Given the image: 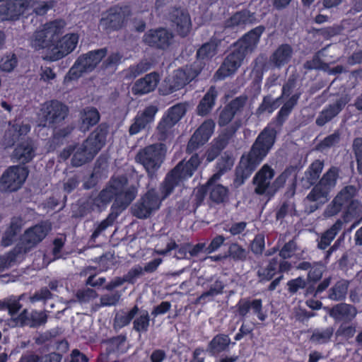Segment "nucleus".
<instances>
[{
  "mask_svg": "<svg viewBox=\"0 0 362 362\" xmlns=\"http://www.w3.org/2000/svg\"><path fill=\"white\" fill-rule=\"evenodd\" d=\"M124 178L125 183L122 185L119 190L115 193V202L112 205V209L115 211H119V214L124 210L136 198L137 194V189L134 186H130L127 189L124 190V187L128 183V180L124 175H119L117 177H112V179Z\"/></svg>",
  "mask_w": 362,
  "mask_h": 362,
  "instance_id": "obj_25",
  "label": "nucleus"
},
{
  "mask_svg": "<svg viewBox=\"0 0 362 362\" xmlns=\"http://www.w3.org/2000/svg\"><path fill=\"white\" fill-rule=\"evenodd\" d=\"M131 15L129 6L115 5L106 11L100 21V24L107 33L118 31L126 25Z\"/></svg>",
  "mask_w": 362,
  "mask_h": 362,
  "instance_id": "obj_10",
  "label": "nucleus"
},
{
  "mask_svg": "<svg viewBox=\"0 0 362 362\" xmlns=\"http://www.w3.org/2000/svg\"><path fill=\"white\" fill-rule=\"evenodd\" d=\"M287 117L277 113L275 121L267 124L259 134L248 152L244 153L235 170V184L240 185L250 177L274 145L279 131Z\"/></svg>",
  "mask_w": 362,
  "mask_h": 362,
  "instance_id": "obj_2",
  "label": "nucleus"
},
{
  "mask_svg": "<svg viewBox=\"0 0 362 362\" xmlns=\"http://www.w3.org/2000/svg\"><path fill=\"white\" fill-rule=\"evenodd\" d=\"M202 70V66L201 64L198 65L197 62H194L183 69L175 70L172 77L165 81V83L160 89L162 94L165 95H170L182 89L197 77Z\"/></svg>",
  "mask_w": 362,
  "mask_h": 362,
  "instance_id": "obj_9",
  "label": "nucleus"
},
{
  "mask_svg": "<svg viewBox=\"0 0 362 362\" xmlns=\"http://www.w3.org/2000/svg\"><path fill=\"white\" fill-rule=\"evenodd\" d=\"M274 176V169L268 164H264L253 177L252 182L255 185V192L258 195L269 194V189Z\"/></svg>",
  "mask_w": 362,
  "mask_h": 362,
  "instance_id": "obj_30",
  "label": "nucleus"
},
{
  "mask_svg": "<svg viewBox=\"0 0 362 362\" xmlns=\"http://www.w3.org/2000/svg\"><path fill=\"white\" fill-rule=\"evenodd\" d=\"M324 168V161L319 159L311 163L305 172L310 186L314 185L306 198L310 202L324 203L328 200L331 191L336 187L341 172L337 166H331L319 180Z\"/></svg>",
  "mask_w": 362,
  "mask_h": 362,
  "instance_id": "obj_3",
  "label": "nucleus"
},
{
  "mask_svg": "<svg viewBox=\"0 0 362 362\" xmlns=\"http://www.w3.org/2000/svg\"><path fill=\"white\" fill-rule=\"evenodd\" d=\"M35 150L33 140L27 138L16 146L11 154V159L23 165L27 164L35 158Z\"/></svg>",
  "mask_w": 362,
  "mask_h": 362,
  "instance_id": "obj_29",
  "label": "nucleus"
},
{
  "mask_svg": "<svg viewBox=\"0 0 362 362\" xmlns=\"http://www.w3.org/2000/svg\"><path fill=\"white\" fill-rule=\"evenodd\" d=\"M160 199L154 189H148L146 193L134 204L133 214L139 218L148 217L153 211L159 208Z\"/></svg>",
  "mask_w": 362,
  "mask_h": 362,
  "instance_id": "obj_19",
  "label": "nucleus"
},
{
  "mask_svg": "<svg viewBox=\"0 0 362 362\" xmlns=\"http://www.w3.org/2000/svg\"><path fill=\"white\" fill-rule=\"evenodd\" d=\"M49 230L50 227L46 223L35 224L24 231L19 243L29 252L45 238Z\"/></svg>",
  "mask_w": 362,
  "mask_h": 362,
  "instance_id": "obj_18",
  "label": "nucleus"
},
{
  "mask_svg": "<svg viewBox=\"0 0 362 362\" xmlns=\"http://www.w3.org/2000/svg\"><path fill=\"white\" fill-rule=\"evenodd\" d=\"M221 40L215 36H212L210 40L204 43L197 51V60L198 65H202V68L205 63L202 61L211 59L217 53L218 47L221 45Z\"/></svg>",
  "mask_w": 362,
  "mask_h": 362,
  "instance_id": "obj_38",
  "label": "nucleus"
},
{
  "mask_svg": "<svg viewBox=\"0 0 362 362\" xmlns=\"http://www.w3.org/2000/svg\"><path fill=\"white\" fill-rule=\"evenodd\" d=\"M234 345L235 342H231L230 338L226 334H217L208 343L206 353L208 352L211 356H216L221 353L229 350L230 345Z\"/></svg>",
  "mask_w": 362,
  "mask_h": 362,
  "instance_id": "obj_37",
  "label": "nucleus"
},
{
  "mask_svg": "<svg viewBox=\"0 0 362 362\" xmlns=\"http://www.w3.org/2000/svg\"><path fill=\"white\" fill-rule=\"evenodd\" d=\"M153 66L151 60L147 59H141L139 63L130 65L129 68L123 70L122 75L124 80L132 81L147 72Z\"/></svg>",
  "mask_w": 362,
  "mask_h": 362,
  "instance_id": "obj_42",
  "label": "nucleus"
},
{
  "mask_svg": "<svg viewBox=\"0 0 362 362\" xmlns=\"http://www.w3.org/2000/svg\"><path fill=\"white\" fill-rule=\"evenodd\" d=\"M48 316L44 311L33 310L30 313L27 309L22 310L18 315L17 320L21 326H29L33 328H37L44 325L47 322Z\"/></svg>",
  "mask_w": 362,
  "mask_h": 362,
  "instance_id": "obj_35",
  "label": "nucleus"
},
{
  "mask_svg": "<svg viewBox=\"0 0 362 362\" xmlns=\"http://www.w3.org/2000/svg\"><path fill=\"white\" fill-rule=\"evenodd\" d=\"M287 117L277 113L275 121L267 124L259 134L248 152L244 153L235 170V184L240 185L250 177L274 145L279 131Z\"/></svg>",
  "mask_w": 362,
  "mask_h": 362,
  "instance_id": "obj_1",
  "label": "nucleus"
},
{
  "mask_svg": "<svg viewBox=\"0 0 362 362\" xmlns=\"http://www.w3.org/2000/svg\"><path fill=\"white\" fill-rule=\"evenodd\" d=\"M325 272V267L320 262H314L308 272L307 281L308 283H319Z\"/></svg>",
  "mask_w": 362,
  "mask_h": 362,
  "instance_id": "obj_57",
  "label": "nucleus"
},
{
  "mask_svg": "<svg viewBox=\"0 0 362 362\" xmlns=\"http://www.w3.org/2000/svg\"><path fill=\"white\" fill-rule=\"evenodd\" d=\"M122 57L119 52H112L103 62L101 68L104 70H115L121 63Z\"/></svg>",
  "mask_w": 362,
  "mask_h": 362,
  "instance_id": "obj_59",
  "label": "nucleus"
},
{
  "mask_svg": "<svg viewBox=\"0 0 362 362\" xmlns=\"http://www.w3.org/2000/svg\"><path fill=\"white\" fill-rule=\"evenodd\" d=\"M139 308L137 305H134L129 311H122L115 315L113 319V328L115 330H119L122 328L129 325L139 313Z\"/></svg>",
  "mask_w": 362,
  "mask_h": 362,
  "instance_id": "obj_47",
  "label": "nucleus"
},
{
  "mask_svg": "<svg viewBox=\"0 0 362 362\" xmlns=\"http://www.w3.org/2000/svg\"><path fill=\"white\" fill-rule=\"evenodd\" d=\"M170 18L180 36L186 37L188 35L192 28V22L187 11L180 8H175L170 13Z\"/></svg>",
  "mask_w": 362,
  "mask_h": 362,
  "instance_id": "obj_33",
  "label": "nucleus"
},
{
  "mask_svg": "<svg viewBox=\"0 0 362 362\" xmlns=\"http://www.w3.org/2000/svg\"><path fill=\"white\" fill-rule=\"evenodd\" d=\"M343 222L338 219L329 228L322 233L317 240V248L322 250L327 249L341 230Z\"/></svg>",
  "mask_w": 362,
  "mask_h": 362,
  "instance_id": "obj_43",
  "label": "nucleus"
},
{
  "mask_svg": "<svg viewBox=\"0 0 362 362\" xmlns=\"http://www.w3.org/2000/svg\"><path fill=\"white\" fill-rule=\"evenodd\" d=\"M150 316L148 312L143 310L139 315L133 320V329L139 334H144L148 331L150 327Z\"/></svg>",
  "mask_w": 362,
  "mask_h": 362,
  "instance_id": "obj_51",
  "label": "nucleus"
},
{
  "mask_svg": "<svg viewBox=\"0 0 362 362\" xmlns=\"http://www.w3.org/2000/svg\"><path fill=\"white\" fill-rule=\"evenodd\" d=\"M233 165V158L230 155L226 153L223 155L216 163V169L220 174H223L230 170Z\"/></svg>",
  "mask_w": 362,
  "mask_h": 362,
  "instance_id": "obj_61",
  "label": "nucleus"
},
{
  "mask_svg": "<svg viewBox=\"0 0 362 362\" xmlns=\"http://www.w3.org/2000/svg\"><path fill=\"white\" fill-rule=\"evenodd\" d=\"M65 23L56 19L46 23L42 29L36 30L30 40L31 47L36 51L45 53L43 59L49 62V56L52 54L54 41L62 33Z\"/></svg>",
  "mask_w": 362,
  "mask_h": 362,
  "instance_id": "obj_5",
  "label": "nucleus"
},
{
  "mask_svg": "<svg viewBox=\"0 0 362 362\" xmlns=\"http://www.w3.org/2000/svg\"><path fill=\"white\" fill-rule=\"evenodd\" d=\"M293 268L292 264L287 260H281L279 257L269 259L267 264L257 271V276L260 283H265L273 279L278 274L289 272Z\"/></svg>",
  "mask_w": 362,
  "mask_h": 362,
  "instance_id": "obj_17",
  "label": "nucleus"
},
{
  "mask_svg": "<svg viewBox=\"0 0 362 362\" xmlns=\"http://www.w3.org/2000/svg\"><path fill=\"white\" fill-rule=\"evenodd\" d=\"M28 173V169L25 166L17 165L8 167L0 177V191L16 192L24 184Z\"/></svg>",
  "mask_w": 362,
  "mask_h": 362,
  "instance_id": "obj_12",
  "label": "nucleus"
},
{
  "mask_svg": "<svg viewBox=\"0 0 362 362\" xmlns=\"http://www.w3.org/2000/svg\"><path fill=\"white\" fill-rule=\"evenodd\" d=\"M293 53V48L290 45L281 44L270 56V62L275 67L280 69L291 61Z\"/></svg>",
  "mask_w": 362,
  "mask_h": 362,
  "instance_id": "obj_41",
  "label": "nucleus"
},
{
  "mask_svg": "<svg viewBox=\"0 0 362 362\" xmlns=\"http://www.w3.org/2000/svg\"><path fill=\"white\" fill-rule=\"evenodd\" d=\"M82 124L87 129L95 125L100 120V113L95 107H88L83 110L81 116Z\"/></svg>",
  "mask_w": 362,
  "mask_h": 362,
  "instance_id": "obj_55",
  "label": "nucleus"
},
{
  "mask_svg": "<svg viewBox=\"0 0 362 362\" xmlns=\"http://www.w3.org/2000/svg\"><path fill=\"white\" fill-rule=\"evenodd\" d=\"M158 109L155 105H148L141 112H138L134 119V122L131 124L129 129L130 135L138 134L146 127L153 122L155 119L156 114Z\"/></svg>",
  "mask_w": 362,
  "mask_h": 362,
  "instance_id": "obj_31",
  "label": "nucleus"
},
{
  "mask_svg": "<svg viewBox=\"0 0 362 362\" xmlns=\"http://www.w3.org/2000/svg\"><path fill=\"white\" fill-rule=\"evenodd\" d=\"M105 349L100 354V362H117L119 356L127 352L129 345L124 334L114 336L103 340Z\"/></svg>",
  "mask_w": 362,
  "mask_h": 362,
  "instance_id": "obj_13",
  "label": "nucleus"
},
{
  "mask_svg": "<svg viewBox=\"0 0 362 362\" xmlns=\"http://www.w3.org/2000/svg\"><path fill=\"white\" fill-rule=\"evenodd\" d=\"M357 311L354 306L346 303H339L334 305L329 315L335 322H350L356 316Z\"/></svg>",
  "mask_w": 362,
  "mask_h": 362,
  "instance_id": "obj_36",
  "label": "nucleus"
},
{
  "mask_svg": "<svg viewBox=\"0 0 362 362\" xmlns=\"http://www.w3.org/2000/svg\"><path fill=\"white\" fill-rule=\"evenodd\" d=\"M235 308V315L242 320L247 317L250 311L262 322L267 318V315L263 312L262 300L260 298H241L236 303Z\"/></svg>",
  "mask_w": 362,
  "mask_h": 362,
  "instance_id": "obj_20",
  "label": "nucleus"
},
{
  "mask_svg": "<svg viewBox=\"0 0 362 362\" xmlns=\"http://www.w3.org/2000/svg\"><path fill=\"white\" fill-rule=\"evenodd\" d=\"M198 153L193 154L188 160H182L165 175L159 187L161 199L169 197L175 188L192 177L202 162Z\"/></svg>",
  "mask_w": 362,
  "mask_h": 362,
  "instance_id": "obj_4",
  "label": "nucleus"
},
{
  "mask_svg": "<svg viewBox=\"0 0 362 362\" xmlns=\"http://www.w3.org/2000/svg\"><path fill=\"white\" fill-rule=\"evenodd\" d=\"M186 111V106L182 103H177L167 110L157 126V134L159 141H165L168 139L172 128L185 115Z\"/></svg>",
  "mask_w": 362,
  "mask_h": 362,
  "instance_id": "obj_14",
  "label": "nucleus"
},
{
  "mask_svg": "<svg viewBox=\"0 0 362 362\" xmlns=\"http://www.w3.org/2000/svg\"><path fill=\"white\" fill-rule=\"evenodd\" d=\"M358 191L354 185H349L344 187L327 206L325 211V215L333 216L344 211V219L345 221H349V216H354L356 214V209L358 205V201L355 199Z\"/></svg>",
  "mask_w": 362,
  "mask_h": 362,
  "instance_id": "obj_6",
  "label": "nucleus"
},
{
  "mask_svg": "<svg viewBox=\"0 0 362 362\" xmlns=\"http://www.w3.org/2000/svg\"><path fill=\"white\" fill-rule=\"evenodd\" d=\"M247 100V96L243 95L235 98L226 104L219 113L218 125L224 127L228 124L236 115L243 112Z\"/></svg>",
  "mask_w": 362,
  "mask_h": 362,
  "instance_id": "obj_26",
  "label": "nucleus"
},
{
  "mask_svg": "<svg viewBox=\"0 0 362 362\" xmlns=\"http://www.w3.org/2000/svg\"><path fill=\"white\" fill-rule=\"evenodd\" d=\"M334 329L332 327L325 329H315L310 337V340L315 344H325L328 343L333 334Z\"/></svg>",
  "mask_w": 362,
  "mask_h": 362,
  "instance_id": "obj_50",
  "label": "nucleus"
},
{
  "mask_svg": "<svg viewBox=\"0 0 362 362\" xmlns=\"http://www.w3.org/2000/svg\"><path fill=\"white\" fill-rule=\"evenodd\" d=\"M160 80V74L156 71L147 74L144 77L135 81L132 92L136 95H142L153 91Z\"/></svg>",
  "mask_w": 362,
  "mask_h": 362,
  "instance_id": "obj_32",
  "label": "nucleus"
},
{
  "mask_svg": "<svg viewBox=\"0 0 362 362\" xmlns=\"http://www.w3.org/2000/svg\"><path fill=\"white\" fill-rule=\"evenodd\" d=\"M217 96L218 93L216 88L211 86L197 105L198 115L201 116L208 115L214 107Z\"/></svg>",
  "mask_w": 362,
  "mask_h": 362,
  "instance_id": "obj_44",
  "label": "nucleus"
},
{
  "mask_svg": "<svg viewBox=\"0 0 362 362\" xmlns=\"http://www.w3.org/2000/svg\"><path fill=\"white\" fill-rule=\"evenodd\" d=\"M340 141V133L338 130L327 136L321 140L317 145V148L320 151L327 150L336 146Z\"/></svg>",
  "mask_w": 362,
  "mask_h": 362,
  "instance_id": "obj_58",
  "label": "nucleus"
},
{
  "mask_svg": "<svg viewBox=\"0 0 362 362\" xmlns=\"http://www.w3.org/2000/svg\"><path fill=\"white\" fill-rule=\"evenodd\" d=\"M332 276L331 275L325 277L319 283H308V285L305 282V287L304 295L305 297L322 298L321 294L327 291L331 285Z\"/></svg>",
  "mask_w": 362,
  "mask_h": 362,
  "instance_id": "obj_46",
  "label": "nucleus"
},
{
  "mask_svg": "<svg viewBox=\"0 0 362 362\" xmlns=\"http://www.w3.org/2000/svg\"><path fill=\"white\" fill-rule=\"evenodd\" d=\"M33 3L34 0H9L5 6H1L0 13L5 16L4 20L16 21L30 6H34Z\"/></svg>",
  "mask_w": 362,
  "mask_h": 362,
  "instance_id": "obj_27",
  "label": "nucleus"
},
{
  "mask_svg": "<svg viewBox=\"0 0 362 362\" xmlns=\"http://www.w3.org/2000/svg\"><path fill=\"white\" fill-rule=\"evenodd\" d=\"M143 267L136 264L130 269L127 274H124V276L127 280V283L129 284H134L136 282L137 279L140 278L144 275Z\"/></svg>",
  "mask_w": 362,
  "mask_h": 362,
  "instance_id": "obj_64",
  "label": "nucleus"
},
{
  "mask_svg": "<svg viewBox=\"0 0 362 362\" xmlns=\"http://www.w3.org/2000/svg\"><path fill=\"white\" fill-rule=\"evenodd\" d=\"M347 103L346 97H341L334 103L329 105L320 112L315 121L316 124L319 127L324 126L338 115Z\"/></svg>",
  "mask_w": 362,
  "mask_h": 362,
  "instance_id": "obj_34",
  "label": "nucleus"
},
{
  "mask_svg": "<svg viewBox=\"0 0 362 362\" xmlns=\"http://www.w3.org/2000/svg\"><path fill=\"white\" fill-rule=\"evenodd\" d=\"M214 127L215 123L212 119L204 121L191 136L187 146V153H192L205 144L214 133Z\"/></svg>",
  "mask_w": 362,
  "mask_h": 362,
  "instance_id": "obj_23",
  "label": "nucleus"
},
{
  "mask_svg": "<svg viewBox=\"0 0 362 362\" xmlns=\"http://www.w3.org/2000/svg\"><path fill=\"white\" fill-rule=\"evenodd\" d=\"M349 281L344 279H340L327 291V298L334 301H342L346 298Z\"/></svg>",
  "mask_w": 362,
  "mask_h": 362,
  "instance_id": "obj_48",
  "label": "nucleus"
},
{
  "mask_svg": "<svg viewBox=\"0 0 362 362\" xmlns=\"http://www.w3.org/2000/svg\"><path fill=\"white\" fill-rule=\"evenodd\" d=\"M228 197V189L222 185H215L211 188L209 198L213 202L223 204L227 201Z\"/></svg>",
  "mask_w": 362,
  "mask_h": 362,
  "instance_id": "obj_54",
  "label": "nucleus"
},
{
  "mask_svg": "<svg viewBox=\"0 0 362 362\" xmlns=\"http://www.w3.org/2000/svg\"><path fill=\"white\" fill-rule=\"evenodd\" d=\"M75 150L71 158V165L74 167L82 166L95 156L83 143Z\"/></svg>",
  "mask_w": 362,
  "mask_h": 362,
  "instance_id": "obj_49",
  "label": "nucleus"
},
{
  "mask_svg": "<svg viewBox=\"0 0 362 362\" xmlns=\"http://www.w3.org/2000/svg\"><path fill=\"white\" fill-rule=\"evenodd\" d=\"M109 127L106 123L100 124L83 141L88 150L96 155L106 144Z\"/></svg>",
  "mask_w": 362,
  "mask_h": 362,
  "instance_id": "obj_28",
  "label": "nucleus"
},
{
  "mask_svg": "<svg viewBox=\"0 0 362 362\" xmlns=\"http://www.w3.org/2000/svg\"><path fill=\"white\" fill-rule=\"evenodd\" d=\"M165 157V145L154 144L140 149L136 155V161L141 164L150 178L156 175Z\"/></svg>",
  "mask_w": 362,
  "mask_h": 362,
  "instance_id": "obj_7",
  "label": "nucleus"
},
{
  "mask_svg": "<svg viewBox=\"0 0 362 362\" xmlns=\"http://www.w3.org/2000/svg\"><path fill=\"white\" fill-rule=\"evenodd\" d=\"M26 253H28V251L23 247L22 244L18 243L13 250L1 257L0 263L1 264L2 268L4 269L6 266L11 265L12 263L15 262L20 255Z\"/></svg>",
  "mask_w": 362,
  "mask_h": 362,
  "instance_id": "obj_53",
  "label": "nucleus"
},
{
  "mask_svg": "<svg viewBox=\"0 0 362 362\" xmlns=\"http://www.w3.org/2000/svg\"><path fill=\"white\" fill-rule=\"evenodd\" d=\"M264 31L265 26L262 25L251 29L234 43V47L240 50L246 56L252 53L257 49Z\"/></svg>",
  "mask_w": 362,
  "mask_h": 362,
  "instance_id": "obj_21",
  "label": "nucleus"
},
{
  "mask_svg": "<svg viewBox=\"0 0 362 362\" xmlns=\"http://www.w3.org/2000/svg\"><path fill=\"white\" fill-rule=\"evenodd\" d=\"M119 214V211H115L111 209V211L106 217V218L103 220L95 228L91 237L93 238L98 237L103 231L107 229L109 226H112Z\"/></svg>",
  "mask_w": 362,
  "mask_h": 362,
  "instance_id": "obj_56",
  "label": "nucleus"
},
{
  "mask_svg": "<svg viewBox=\"0 0 362 362\" xmlns=\"http://www.w3.org/2000/svg\"><path fill=\"white\" fill-rule=\"evenodd\" d=\"M55 3V1L50 0L47 1H40L36 5L37 2L34 1V6H30V7H33V12L37 16H44L54 6Z\"/></svg>",
  "mask_w": 362,
  "mask_h": 362,
  "instance_id": "obj_63",
  "label": "nucleus"
},
{
  "mask_svg": "<svg viewBox=\"0 0 362 362\" xmlns=\"http://www.w3.org/2000/svg\"><path fill=\"white\" fill-rule=\"evenodd\" d=\"M246 55L235 47L224 58L222 64L217 69L214 77L217 80H223L226 78L235 74L241 64Z\"/></svg>",
  "mask_w": 362,
  "mask_h": 362,
  "instance_id": "obj_16",
  "label": "nucleus"
},
{
  "mask_svg": "<svg viewBox=\"0 0 362 362\" xmlns=\"http://www.w3.org/2000/svg\"><path fill=\"white\" fill-rule=\"evenodd\" d=\"M125 183L124 178L112 179L105 187L97 194L92 193L87 200V204L92 211L102 212L115 199V193Z\"/></svg>",
  "mask_w": 362,
  "mask_h": 362,
  "instance_id": "obj_11",
  "label": "nucleus"
},
{
  "mask_svg": "<svg viewBox=\"0 0 362 362\" xmlns=\"http://www.w3.org/2000/svg\"><path fill=\"white\" fill-rule=\"evenodd\" d=\"M224 288L223 282L220 279H216L209 290L203 292L195 299V304L204 305L209 301H212L215 296L223 293Z\"/></svg>",
  "mask_w": 362,
  "mask_h": 362,
  "instance_id": "obj_45",
  "label": "nucleus"
},
{
  "mask_svg": "<svg viewBox=\"0 0 362 362\" xmlns=\"http://www.w3.org/2000/svg\"><path fill=\"white\" fill-rule=\"evenodd\" d=\"M174 35L165 28L148 30L143 37L144 43L156 49L166 50L173 43Z\"/></svg>",
  "mask_w": 362,
  "mask_h": 362,
  "instance_id": "obj_15",
  "label": "nucleus"
},
{
  "mask_svg": "<svg viewBox=\"0 0 362 362\" xmlns=\"http://www.w3.org/2000/svg\"><path fill=\"white\" fill-rule=\"evenodd\" d=\"M255 20L253 13L247 9L236 11L225 21L227 28H244L247 25L254 23Z\"/></svg>",
  "mask_w": 362,
  "mask_h": 362,
  "instance_id": "obj_40",
  "label": "nucleus"
},
{
  "mask_svg": "<svg viewBox=\"0 0 362 362\" xmlns=\"http://www.w3.org/2000/svg\"><path fill=\"white\" fill-rule=\"evenodd\" d=\"M11 127L6 131L4 136V145L6 148H11L20 139L22 136L26 135L30 131V127L28 124L23 123H9Z\"/></svg>",
  "mask_w": 362,
  "mask_h": 362,
  "instance_id": "obj_39",
  "label": "nucleus"
},
{
  "mask_svg": "<svg viewBox=\"0 0 362 362\" xmlns=\"http://www.w3.org/2000/svg\"><path fill=\"white\" fill-rule=\"evenodd\" d=\"M18 64V59L15 54L4 56L0 62V69L3 71L11 72Z\"/></svg>",
  "mask_w": 362,
  "mask_h": 362,
  "instance_id": "obj_60",
  "label": "nucleus"
},
{
  "mask_svg": "<svg viewBox=\"0 0 362 362\" xmlns=\"http://www.w3.org/2000/svg\"><path fill=\"white\" fill-rule=\"evenodd\" d=\"M265 248V238L263 234H257L250 243L251 251L256 255L263 253Z\"/></svg>",
  "mask_w": 362,
  "mask_h": 362,
  "instance_id": "obj_62",
  "label": "nucleus"
},
{
  "mask_svg": "<svg viewBox=\"0 0 362 362\" xmlns=\"http://www.w3.org/2000/svg\"><path fill=\"white\" fill-rule=\"evenodd\" d=\"M68 107L57 100H51L44 111L45 121L49 126L56 129L68 116Z\"/></svg>",
  "mask_w": 362,
  "mask_h": 362,
  "instance_id": "obj_24",
  "label": "nucleus"
},
{
  "mask_svg": "<svg viewBox=\"0 0 362 362\" xmlns=\"http://www.w3.org/2000/svg\"><path fill=\"white\" fill-rule=\"evenodd\" d=\"M247 251L238 243H232L228 246L226 257H229L234 262H244L247 257Z\"/></svg>",
  "mask_w": 362,
  "mask_h": 362,
  "instance_id": "obj_52",
  "label": "nucleus"
},
{
  "mask_svg": "<svg viewBox=\"0 0 362 362\" xmlns=\"http://www.w3.org/2000/svg\"><path fill=\"white\" fill-rule=\"evenodd\" d=\"M78 39L77 33H67L60 39L56 38L52 54L48 57L49 62L58 61L72 52L77 46Z\"/></svg>",
  "mask_w": 362,
  "mask_h": 362,
  "instance_id": "obj_22",
  "label": "nucleus"
},
{
  "mask_svg": "<svg viewBox=\"0 0 362 362\" xmlns=\"http://www.w3.org/2000/svg\"><path fill=\"white\" fill-rule=\"evenodd\" d=\"M107 54L106 47L91 50L80 55L65 76L64 80L72 81L79 78L83 73L94 70Z\"/></svg>",
  "mask_w": 362,
  "mask_h": 362,
  "instance_id": "obj_8",
  "label": "nucleus"
}]
</instances>
